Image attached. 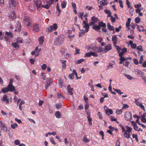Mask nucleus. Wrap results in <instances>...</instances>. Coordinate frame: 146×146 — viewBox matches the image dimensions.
Returning a JSON list of instances; mask_svg holds the SVG:
<instances>
[{"label": "nucleus", "mask_w": 146, "mask_h": 146, "mask_svg": "<svg viewBox=\"0 0 146 146\" xmlns=\"http://www.w3.org/2000/svg\"><path fill=\"white\" fill-rule=\"evenodd\" d=\"M24 23L28 27H29L32 23L31 19L26 14H24L23 19Z\"/></svg>", "instance_id": "obj_1"}, {"label": "nucleus", "mask_w": 146, "mask_h": 146, "mask_svg": "<svg viewBox=\"0 0 146 146\" xmlns=\"http://www.w3.org/2000/svg\"><path fill=\"white\" fill-rule=\"evenodd\" d=\"M83 23L84 24L83 27L85 29V31H84L83 29L80 30V32L79 33V36L80 37L82 34L83 35H84V33L88 32L89 29V26L88 24L86 23L85 21H83Z\"/></svg>", "instance_id": "obj_2"}, {"label": "nucleus", "mask_w": 146, "mask_h": 146, "mask_svg": "<svg viewBox=\"0 0 146 146\" xmlns=\"http://www.w3.org/2000/svg\"><path fill=\"white\" fill-rule=\"evenodd\" d=\"M9 7L14 9L18 4V1L16 0H9L8 3Z\"/></svg>", "instance_id": "obj_3"}, {"label": "nucleus", "mask_w": 146, "mask_h": 146, "mask_svg": "<svg viewBox=\"0 0 146 146\" xmlns=\"http://www.w3.org/2000/svg\"><path fill=\"white\" fill-rule=\"evenodd\" d=\"M58 26L57 25L54 23L50 26V27L47 28V31L48 32H51L53 31H55L57 28Z\"/></svg>", "instance_id": "obj_4"}, {"label": "nucleus", "mask_w": 146, "mask_h": 146, "mask_svg": "<svg viewBox=\"0 0 146 146\" xmlns=\"http://www.w3.org/2000/svg\"><path fill=\"white\" fill-rule=\"evenodd\" d=\"M135 103L136 105L141 108L144 111H145V110L144 106L139 101V99L135 98Z\"/></svg>", "instance_id": "obj_5"}, {"label": "nucleus", "mask_w": 146, "mask_h": 146, "mask_svg": "<svg viewBox=\"0 0 146 146\" xmlns=\"http://www.w3.org/2000/svg\"><path fill=\"white\" fill-rule=\"evenodd\" d=\"M33 30L36 32H39L40 29V27L39 25L36 23H34L33 24Z\"/></svg>", "instance_id": "obj_6"}, {"label": "nucleus", "mask_w": 146, "mask_h": 146, "mask_svg": "<svg viewBox=\"0 0 146 146\" xmlns=\"http://www.w3.org/2000/svg\"><path fill=\"white\" fill-rule=\"evenodd\" d=\"M125 120L129 121L132 119L131 114L129 112H126L125 114Z\"/></svg>", "instance_id": "obj_7"}, {"label": "nucleus", "mask_w": 146, "mask_h": 146, "mask_svg": "<svg viewBox=\"0 0 146 146\" xmlns=\"http://www.w3.org/2000/svg\"><path fill=\"white\" fill-rule=\"evenodd\" d=\"M34 1L35 5L37 7V10H40L42 5L40 0H34Z\"/></svg>", "instance_id": "obj_8"}, {"label": "nucleus", "mask_w": 146, "mask_h": 146, "mask_svg": "<svg viewBox=\"0 0 146 146\" xmlns=\"http://www.w3.org/2000/svg\"><path fill=\"white\" fill-rule=\"evenodd\" d=\"M53 82V80L52 79L49 78L47 79L46 82L45 86V88L46 90L48 88Z\"/></svg>", "instance_id": "obj_9"}, {"label": "nucleus", "mask_w": 146, "mask_h": 146, "mask_svg": "<svg viewBox=\"0 0 146 146\" xmlns=\"http://www.w3.org/2000/svg\"><path fill=\"white\" fill-rule=\"evenodd\" d=\"M112 49V47L110 44H108L104 46V48L103 50V53H107L109 51Z\"/></svg>", "instance_id": "obj_10"}, {"label": "nucleus", "mask_w": 146, "mask_h": 146, "mask_svg": "<svg viewBox=\"0 0 146 146\" xmlns=\"http://www.w3.org/2000/svg\"><path fill=\"white\" fill-rule=\"evenodd\" d=\"M1 100L5 102V104H8L9 102V99L7 98V96L6 95L3 96V98L1 99Z\"/></svg>", "instance_id": "obj_11"}, {"label": "nucleus", "mask_w": 146, "mask_h": 146, "mask_svg": "<svg viewBox=\"0 0 146 146\" xmlns=\"http://www.w3.org/2000/svg\"><path fill=\"white\" fill-rule=\"evenodd\" d=\"M10 20H13L16 18V15L14 11H12L9 14L8 16Z\"/></svg>", "instance_id": "obj_12"}, {"label": "nucleus", "mask_w": 146, "mask_h": 146, "mask_svg": "<svg viewBox=\"0 0 146 146\" xmlns=\"http://www.w3.org/2000/svg\"><path fill=\"white\" fill-rule=\"evenodd\" d=\"M92 21L90 23V25H94L95 23L99 21L98 19L95 17H92L91 18Z\"/></svg>", "instance_id": "obj_13"}, {"label": "nucleus", "mask_w": 146, "mask_h": 146, "mask_svg": "<svg viewBox=\"0 0 146 146\" xmlns=\"http://www.w3.org/2000/svg\"><path fill=\"white\" fill-rule=\"evenodd\" d=\"M120 57V59H119V61L120 62L119 63L120 64H123V62L126 60H128V59H131V57H127L126 58H125L123 57V56L119 57Z\"/></svg>", "instance_id": "obj_14"}, {"label": "nucleus", "mask_w": 146, "mask_h": 146, "mask_svg": "<svg viewBox=\"0 0 146 146\" xmlns=\"http://www.w3.org/2000/svg\"><path fill=\"white\" fill-rule=\"evenodd\" d=\"M52 4V3H50L48 2L47 1V3L45 5H41L42 7L43 8H45L46 9H48L50 8V5Z\"/></svg>", "instance_id": "obj_15"}, {"label": "nucleus", "mask_w": 146, "mask_h": 146, "mask_svg": "<svg viewBox=\"0 0 146 146\" xmlns=\"http://www.w3.org/2000/svg\"><path fill=\"white\" fill-rule=\"evenodd\" d=\"M7 88L9 91L12 92L15 90V88L13 85H8Z\"/></svg>", "instance_id": "obj_16"}, {"label": "nucleus", "mask_w": 146, "mask_h": 146, "mask_svg": "<svg viewBox=\"0 0 146 146\" xmlns=\"http://www.w3.org/2000/svg\"><path fill=\"white\" fill-rule=\"evenodd\" d=\"M67 88L68 90V92L69 93V94L70 95H72L73 93L72 91L73 90V88H71V86L70 85H68V86Z\"/></svg>", "instance_id": "obj_17"}, {"label": "nucleus", "mask_w": 146, "mask_h": 146, "mask_svg": "<svg viewBox=\"0 0 146 146\" xmlns=\"http://www.w3.org/2000/svg\"><path fill=\"white\" fill-rule=\"evenodd\" d=\"M146 116V113H144L141 116V120L142 122L143 123L146 122V119L145 118V117Z\"/></svg>", "instance_id": "obj_18"}, {"label": "nucleus", "mask_w": 146, "mask_h": 146, "mask_svg": "<svg viewBox=\"0 0 146 146\" xmlns=\"http://www.w3.org/2000/svg\"><path fill=\"white\" fill-rule=\"evenodd\" d=\"M137 28L138 31L140 32H144L145 29L143 26H141L140 27L139 25H137Z\"/></svg>", "instance_id": "obj_19"}, {"label": "nucleus", "mask_w": 146, "mask_h": 146, "mask_svg": "<svg viewBox=\"0 0 146 146\" xmlns=\"http://www.w3.org/2000/svg\"><path fill=\"white\" fill-rule=\"evenodd\" d=\"M124 75L126 78L129 80H131L134 79V78L131 76L130 75L127 74L125 73H124Z\"/></svg>", "instance_id": "obj_20"}, {"label": "nucleus", "mask_w": 146, "mask_h": 146, "mask_svg": "<svg viewBox=\"0 0 146 146\" xmlns=\"http://www.w3.org/2000/svg\"><path fill=\"white\" fill-rule=\"evenodd\" d=\"M92 27L94 30L96 31H98L100 30V26L98 25H93L92 26Z\"/></svg>", "instance_id": "obj_21"}, {"label": "nucleus", "mask_w": 146, "mask_h": 146, "mask_svg": "<svg viewBox=\"0 0 146 146\" xmlns=\"http://www.w3.org/2000/svg\"><path fill=\"white\" fill-rule=\"evenodd\" d=\"M124 137L127 138H130V135L129 134V132L127 131L126 130L124 132Z\"/></svg>", "instance_id": "obj_22"}, {"label": "nucleus", "mask_w": 146, "mask_h": 146, "mask_svg": "<svg viewBox=\"0 0 146 146\" xmlns=\"http://www.w3.org/2000/svg\"><path fill=\"white\" fill-rule=\"evenodd\" d=\"M67 4V1L66 0H64L61 3L62 8L63 9L66 8Z\"/></svg>", "instance_id": "obj_23"}, {"label": "nucleus", "mask_w": 146, "mask_h": 146, "mask_svg": "<svg viewBox=\"0 0 146 146\" xmlns=\"http://www.w3.org/2000/svg\"><path fill=\"white\" fill-rule=\"evenodd\" d=\"M9 91L7 87L6 88H4L2 89L1 92H0V94L1 93V92H3L4 93H5Z\"/></svg>", "instance_id": "obj_24"}, {"label": "nucleus", "mask_w": 146, "mask_h": 146, "mask_svg": "<svg viewBox=\"0 0 146 146\" xmlns=\"http://www.w3.org/2000/svg\"><path fill=\"white\" fill-rule=\"evenodd\" d=\"M66 61L64 60H61V63L62 64V66L63 69H64L66 68Z\"/></svg>", "instance_id": "obj_25"}, {"label": "nucleus", "mask_w": 146, "mask_h": 146, "mask_svg": "<svg viewBox=\"0 0 146 146\" xmlns=\"http://www.w3.org/2000/svg\"><path fill=\"white\" fill-rule=\"evenodd\" d=\"M55 117L58 118H60L61 117V115L59 111H56L55 114Z\"/></svg>", "instance_id": "obj_26"}, {"label": "nucleus", "mask_w": 146, "mask_h": 146, "mask_svg": "<svg viewBox=\"0 0 146 146\" xmlns=\"http://www.w3.org/2000/svg\"><path fill=\"white\" fill-rule=\"evenodd\" d=\"M58 82L59 83V86L61 88H62L63 86H64V84L63 80L62 79H60L58 81Z\"/></svg>", "instance_id": "obj_27"}, {"label": "nucleus", "mask_w": 146, "mask_h": 146, "mask_svg": "<svg viewBox=\"0 0 146 146\" xmlns=\"http://www.w3.org/2000/svg\"><path fill=\"white\" fill-rule=\"evenodd\" d=\"M38 39L39 42V44L42 45L44 41V37L43 36H41L38 38Z\"/></svg>", "instance_id": "obj_28"}, {"label": "nucleus", "mask_w": 146, "mask_h": 146, "mask_svg": "<svg viewBox=\"0 0 146 146\" xmlns=\"http://www.w3.org/2000/svg\"><path fill=\"white\" fill-rule=\"evenodd\" d=\"M98 25L100 26V27H101L103 28H105L106 25L105 23H104L103 22L101 21L99 23Z\"/></svg>", "instance_id": "obj_29"}, {"label": "nucleus", "mask_w": 146, "mask_h": 146, "mask_svg": "<svg viewBox=\"0 0 146 146\" xmlns=\"http://www.w3.org/2000/svg\"><path fill=\"white\" fill-rule=\"evenodd\" d=\"M107 26L108 29L110 30H113V33H115L114 32V28L113 26H111L110 23H108L107 24Z\"/></svg>", "instance_id": "obj_30"}, {"label": "nucleus", "mask_w": 146, "mask_h": 146, "mask_svg": "<svg viewBox=\"0 0 146 146\" xmlns=\"http://www.w3.org/2000/svg\"><path fill=\"white\" fill-rule=\"evenodd\" d=\"M136 72L137 74L139 75H140L141 77H143L144 76V73L141 71L139 70H138L136 71Z\"/></svg>", "instance_id": "obj_31"}, {"label": "nucleus", "mask_w": 146, "mask_h": 146, "mask_svg": "<svg viewBox=\"0 0 146 146\" xmlns=\"http://www.w3.org/2000/svg\"><path fill=\"white\" fill-rule=\"evenodd\" d=\"M117 50L118 53L119 54V57L123 56V55L124 54V53L122 51H121L120 52V51L121 50V48L120 47V49L119 50Z\"/></svg>", "instance_id": "obj_32"}, {"label": "nucleus", "mask_w": 146, "mask_h": 146, "mask_svg": "<svg viewBox=\"0 0 146 146\" xmlns=\"http://www.w3.org/2000/svg\"><path fill=\"white\" fill-rule=\"evenodd\" d=\"M84 61V59H81L78 60H77L75 61V62L77 64H80L82 62H83Z\"/></svg>", "instance_id": "obj_33"}, {"label": "nucleus", "mask_w": 146, "mask_h": 146, "mask_svg": "<svg viewBox=\"0 0 146 146\" xmlns=\"http://www.w3.org/2000/svg\"><path fill=\"white\" fill-rule=\"evenodd\" d=\"M56 132L55 131H53L52 133L50 132H48L47 133H46V134L45 136L46 137H47L48 136V134H49V135H56Z\"/></svg>", "instance_id": "obj_34"}, {"label": "nucleus", "mask_w": 146, "mask_h": 146, "mask_svg": "<svg viewBox=\"0 0 146 146\" xmlns=\"http://www.w3.org/2000/svg\"><path fill=\"white\" fill-rule=\"evenodd\" d=\"M126 127L127 129V130H126L127 131L129 132V133H132V128L131 127H130L128 126H126Z\"/></svg>", "instance_id": "obj_35"}, {"label": "nucleus", "mask_w": 146, "mask_h": 146, "mask_svg": "<svg viewBox=\"0 0 146 146\" xmlns=\"http://www.w3.org/2000/svg\"><path fill=\"white\" fill-rule=\"evenodd\" d=\"M113 44L114 46L115 47L117 48V50H119L120 49V47H119V46L116 45V41H113Z\"/></svg>", "instance_id": "obj_36"}, {"label": "nucleus", "mask_w": 146, "mask_h": 146, "mask_svg": "<svg viewBox=\"0 0 146 146\" xmlns=\"http://www.w3.org/2000/svg\"><path fill=\"white\" fill-rule=\"evenodd\" d=\"M56 9H57V10L58 12V15H60V13L61 12V10L59 9V5H58V3H57L56 4Z\"/></svg>", "instance_id": "obj_37"}, {"label": "nucleus", "mask_w": 146, "mask_h": 146, "mask_svg": "<svg viewBox=\"0 0 146 146\" xmlns=\"http://www.w3.org/2000/svg\"><path fill=\"white\" fill-rule=\"evenodd\" d=\"M29 9L31 11H34L35 9V6L33 5H30L29 7Z\"/></svg>", "instance_id": "obj_38"}, {"label": "nucleus", "mask_w": 146, "mask_h": 146, "mask_svg": "<svg viewBox=\"0 0 146 146\" xmlns=\"http://www.w3.org/2000/svg\"><path fill=\"white\" fill-rule=\"evenodd\" d=\"M12 45L15 48H19V45L16 42L13 43Z\"/></svg>", "instance_id": "obj_39"}, {"label": "nucleus", "mask_w": 146, "mask_h": 146, "mask_svg": "<svg viewBox=\"0 0 146 146\" xmlns=\"http://www.w3.org/2000/svg\"><path fill=\"white\" fill-rule=\"evenodd\" d=\"M123 110L121 109L120 110L117 109L116 111V113L118 114H120L122 112Z\"/></svg>", "instance_id": "obj_40"}, {"label": "nucleus", "mask_w": 146, "mask_h": 146, "mask_svg": "<svg viewBox=\"0 0 146 146\" xmlns=\"http://www.w3.org/2000/svg\"><path fill=\"white\" fill-rule=\"evenodd\" d=\"M112 41H117V37L116 35H114L112 36Z\"/></svg>", "instance_id": "obj_41"}, {"label": "nucleus", "mask_w": 146, "mask_h": 146, "mask_svg": "<svg viewBox=\"0 0 146 146\" xmlns=\"http://www.w3.org/2000/svg\"><path fill=\"white\" fill-rule=\"evenodd\" d=\"M74 74H75V73H74L72 72V73L70 74L69 75V78L71 79H73L74 78Z\"/></svg>", "instance_id": "obj_42"}, {"label": "nucleus", "mask_w": 146, "mask_h": 146, "mask_svg": "<svg viewBox=\"0 0 146 146\" xmlns=\"http://www.w3.org/2000/svg\"><path fill=\"white\" fill-rule=\"evenodd\" d=\"M5 34L7 36H9L11 37H13L12 34L11 32L10 31L9 32L6 31Z\"/></svg>", "instance_id": "obj_43"}, {"label": "nucleus", "mask_w": 146, "mask_h": 146, "mask_svg": "<svg viewBox=\"0 0 146 146\" xmlns=\"http://www.w3.org/2000/svg\"><path fill=\"white\" fill-rule=\"evenodd\" d=\"M17 126L18 125L17 123L12 124L11 125V127L13 129H15Z\"/></svg>", "instance_id": "obj_44"}, {"label": "nucleus", "mask_w": 146, "mask_h": 146, "mask_svg": "<svg viewBox=\"0 0 146 146\" xmlns=\"http://www.w3.org/2000/svg\"><path fill=\"white\" fill-rule=\"evenodd\" d=\"M91 56V52H88L85 53V55L84 56L85 57H89Z\"/></svg>", "instance_id": "obj_45"}, {"label": "nucleus", "mask_w": 146, "mask_h": 146, "mask_svg": "<svg viewBox=\"0 0 146 146\" xmlns=\"http://www.w3.org/2000/svg\"><path fill=\"white\" fill-rule=\"evenodd\" d=\"M141 21V19L139 17H136L135 19V21L136 23H139Z\"/></svg>", "instance_id": "obj_46"}, {"label": "nucleus", "mask_w": 146, "mask_h": 146, "mask_svg": "<svg viewBox=\"0 0 146 146\" xmlns=\"http://www.w3.org/2000/svg\"><path fill=\"white\" fill-rule=\"evenodd\" d=\"M91 55L93 56L94 57H96L98 56V55L96 52H91Z\"/></svg>", "instance_id": "obj_47"}, {"label": "nucleus", "mask_w": 146, "mask_h": 146, "mask_svg": "<svg viewBox=\"0 0 146 146\" xmlns=\"http://www.w3.org/2000/svg\"><path fill=\"white\" fill-rule=\"evenodd\" d=\"M83 141L85 143L89 142L90 140L89 139H87L85 137H83Z\"/></svg>", "instance_id": "obj_48"}, {"label": "nucleus", "mask_w": 146, "mask_h": 146, "mask_svg": "<svg viewBox=\"0 0 146 146\" xmlns=\"http://www.w3.org/2000/svg\"><path fill=\"white\" fill-rule=\"evenodd\" d=\"M104 110L105 111V112H106V113L107 115H109V114L108 113V108L106 106H104Z\"/></svg>", "instance_id": "obj_49"}, {"label": "nucleus", "mask_w": 146, "mask_h": 146, "mask_svg": "<svg viewBox=\"0 0 146 146\" xmlns=\"http://www.w3.org/2000/svg\"><path fill=\"white\" fill-rule=\"evenodd\" d=\"M137 49V50L141 51H143V49L142 46L140 45L138 46Z\"/></svg>", "instance_id": "obj_50"}, {"label": "nucleus", "mask_w": 146, "mask_h": 146, "mask_svg": "<svg viewBox=\"0 0 146 146\" xmlns=\"http://www.w3.org/2000/svg\"><path fill=\"white\" fill-rule=\"evenodd\" d=\"M50 141L54 145H56V143L54 141V138L53 137H51L50 138Z\"/></svg>", "instance_id": "obj_51"}, {"label": "nucleus", "mask_w": 146, "mask_h": 146, "mask_svg": "<svg viewBox=\"0 0 146 146\" xmlns=\"http://www.w3.org/2000/svg\"><path fill=\"white\" fill-rule=\"evenodd\" d=\"M17 41L18 42L21 43L23 42V39L20 37H19L17 38Z\"/></svg>", "instance_id": "obj_52"}, {"label": "nucleus", "mask_w": 146, "mask_h": 146, "mask_svg": "<svg viewBox=\"0 0 146 146\" xmlns=\"http://www.w3.org/2000/svg\"><path fill=\"white\" fill-rule=\"evenodd\" d=\"M2 130L5 132H6L7 130V128L6 126V125L3 126L2 127Z\"/></svg>", "instance_id": "obj_53"}, {"label": "nucleus", "mask_w": 146, "mask_h": 146, "mask_svg": "<svg viewBox=\"0 0 146 146\" xmlns=\"http://www.w3.org/2000/svg\"><path fill=\"white\" fill-rule=\"evenodd\" d=\"M119 4L121 8H123L124 6L123 5V2L121 0H119Z\"/></svg>", "instance_id": "obj_54"}, {"label": "nucleus", "mask_w": 146, "mask_h": 146, "mask_svg": "<svg viewBox=\"0 0 146 146\" xmlns=\"http://www.w3.org/2000/svg\"><path fill=\"white\" fill-rule=\"evenodd\" d=\"M57 95L58 96V98H63L64 97L62 94H61L59 92L57 93Z\"/></svg>", "instance_id": "obj_55"}, {"label": "nucleus", "mask_w": 146, "mask_h": 146, "mask_svg": "<svg viewBox=\"0 0 146 146\" xmlns=\"http://www.w3.org/2000/svg\"><path fill=\"white\" fill-rule=\"evenodd\" d=\"M73 72L74 73H75V74L76 75V78L78 79H80L81 78V76L80 77H78L77 76V74L76 72V70H73Z\"/></svg>", "instance_id": "obj_56"}, {"label": "nucleus", "mask_w": 146, "mask_h": 146, "mask_svg": "<svg viewBox=\"0 0 146 146\" xmlns=\"http://www.w3.org/2000/svg\"><path fill=\"white\" fill-rule=\"evenodd\" d=\"M15 144L16 145H19L20 143V141L19 140H15L14 141Z\"/></svg>", "instance_id": "obj_57"}, {"label": "nucleus", "mask_w": 146, "mask_h": 146, "mask_svg": "<svg viewBox=\"0 0 146 146\" xmlns=\"http://www.w3.org/2000/svg\"><path fill=\"white\" fill-rule=\"evenodd\" d=\"M129 107V106L126 104H124L123 105V106L122 108V109H124L126 108H128Z\"/></svg>", "instance_id": "obj_58"}, {"label": "nucleus", "mask_w": 146, "mask_h": 146, "mask_svg": "<svg viewBox=\"0 0 146 146\" xmlns=\"http://www.w3.org/2000/svg\"><path fill=\"white\" fill-rule=\"evenodd\" d=\"M115 91L118 94H123V92H121L120 90L117 89L115 90Z\"/></svg>", "instance_id": "obj_59"}, {"label": "nucleus", "mask_w": 146, "mask_h": 146, "mask_svg": "<svg viewBox=\"0 0 146 146\" xmlns=\"http://www.w3.org/2000/svg\"><path fill=\"white\" fill-rule=\"evenodd\" d=\"M133 63L135 64L136 65H137L138 64L139 62H138V60L134 58L133 59Z\"/></svg>", "instance_id": "obj_60"}, {"label": "nucleus", "mask_w": 146, "mask_h": 146, "mask_svg": "<svg viewBox=\"0 0 146 146\" xmlns=\"http://www.w3.org/2000/svg\"><path fill=\"white\" fill-rule=\"evenodd\" d=\"M47 65L45 64H42L41 66L42 69L43 70H44L46 69V68Z\"/></svg>", "instance_id": "obj_61"}, {"label": "nucleus", "mask_w": 146, "mask_h": 146, "mask_svg": "<svg viewBox=\"0 0 146 146\" xmlns=\"http://www.w3.org/2000/svg\"><path fill=\"white\" fill-rule=\"evenodd\" d=\"M84 13L82 12H80L78 15V17L79 18L82 19V17Z\"/></svg>", "instance_id": "obj_62"}, {"label": "nucleus", "mask_w": 146, "mask_h": 146, "mask_svg": "<svg viewBox=\"0 0 146 146\" xmlns=\"http://www.w3.org/2000/svg\"><path fill=\"white\" fill-rule=\"evenodd\" d=\"M35 61V58H31L29 60V61L31 64H33Z\"/></svg>", "instance_id": "obj_63"}, {"label": "nucleus", "mask_w": 146, "mask_h": 146, "mask_svg": "<svg viewBox=\"0 0 146 146\" xmlns=\"http://www.w3.org/2000/svg\"><path fill=\"white\" fill-rule=\"evenodd\" d=\"M111 21L112 22H115V21L116 20L115 18L112 16L111 17Z\"/></svg>", "instance_id": "obj_64"}]
</instances>
